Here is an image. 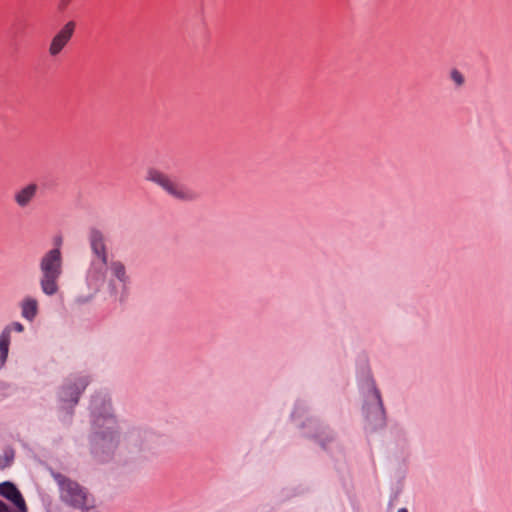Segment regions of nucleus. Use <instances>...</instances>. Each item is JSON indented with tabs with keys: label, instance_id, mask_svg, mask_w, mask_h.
Wrapping results in <instances>:
<instances>
[{
	"label": "nucleus",
	"instance_id": "obj_1",
	"mask_svg": "<svg viewBox=\"0 0 512 512\" xmlns=\"http://www.w3.org/2000/svg\"><path fill=\"white\" fill-rule=\"evenodd\" d=\"M91 259L85 272L89 297H94L105 286L108 296L123 303L129 296L131 277L121 260L108 261L109 251L104 233L96 228L89 231Z\"/></svg>",
	"mask_w": 512,
	"mask_h": 512
},
{
	"label": "nucleus",
	"instance_id": "obj_2",
	"mask_svg": "<svg viewBox=\"0 0 512 512\" xmlns=\"http://www.w3.org/2000/svg\"><path fill=\"white\" fill-rule=\"evenodd\" d=\"M39 285L43 294L54 296L59 292V280L63 274V256L60 247L46 251L39 259Z\"/></svg>",
	"mask_w": 512,
	"mask_h": 512
},
{
	"label": "nucleus",
	"instance_id": "obj_3",
	"mask_svg": "<svg viewBox=\"0 0 512 512\" xmlns=\"http://www.w3.org/2000/svg\"><path fill=\"white\" fill-rule=\"evenodd\" d=\"M94 427L93 453L100 461H106L118 445L116 420L110 414L99 415L94 420Z\"/></svg>",
	"mask_w": 512,
	"mask_h": 512
},
{
	"label": "nucleus",
	"instance_id": "obj_4",
	"mask_svg": "<svg viewBox=\"0 0 512 512\" xmlns=\"http://www.w3.org/2000/svg\"><path fill=\"white\" fill-rule=\"evenodd\" d=\"M145 179L159 186L167 195L175 200L193 202L199 199V194L195 190L178 182L172 176L157 168H149Z\"/></svg>",
	"mask_w": 512,
	"mask_h": 512
},
{
	"label": "nucleus",
	"instance_id": "obj_5",
	"mask_svg": "<svg viewBox=\"0 0 512 512\" xmlns=\"http://www.w3.org/2000/svg\"><path fill=\"white\" fill-rule=\"evenodd\" d=\"M56 480L60 487V498L63 502L83 512L95 508L94 498L77 482L61 475H58Z\"/></svg>",
	"mask_w": 512,
	"mask_h": 512
},
{
	"label": "nucleus",
	"instance_id": "obj_6",
	"mask_svg": "<svg viewBox=\"0 0 512 512\" xmlns=\"http://www.w3.org/2000/svg\"><path fill=\"white\" fill-rule=\"evenodd\" d=\"M366 417L370 421L379 422L384 421V407L381 399L380 391L375 387L374 383L368 384L366 401L363 406Z\"/></svg>",
	"mask_w": 512,
	"mask_h": 512
},
{
	"label": "nucleus",
	"instance_id": "obj_7",
	"mask_svg": "<svg viewBox=\"0 0 512 512\" xmlns=\"http://www.w3.org/2000/svg\"><path fill=\"white\" fill-rule=\"evenodd\" d=\"M76 29L74 21H68L62 28L53 36L48 47V52L51 57L58 56L65 46L72 39Z\"/></svg>",
	"mask_w": 512,
	"mask_h": 512
},
{
	"label": "nucleus",
	"instance_id": "obj_8",
	"mask_svg": "<svg viewBox=\"0 0 512 512\" xmlns=\"http://www.w3.org/2000/svg\"><path fill=\"white\" fill-rule=\"evenodd\" d=\"M88 385L87 377H78L68 379L60 392V398L63 402H70L72 405L77 404L82 391Z\"/></svg>",
	"mask_w": 512,
	"mask_h": 512
},
{
	"label": "nucleus",
	"instance_id": "obj_9",
	"mask_svg": "<svg viewBox=\"0 0 512 512\" xmlns=\"http://www.w3.org/2000/svg\"><path fill=\"white\" fill-rule=\"evenodd\" d=\"M37 192L38 185L36 183H29L14 192L13 200L19 208L25 209L34 201Z\"/></svg>",
	"mask_w": 512,
	"mask_h": 512
},
{
	"label": "nucleus",
	"instance_id": "obj_10",
	"mask_svg": "<svg viewBox=\"0 0 512 512\" xmlns=\"http://www.w3.org/2000/svg\"><path fill=\"white\" fill-rule=\"evenodd\" d=\"M0 495L11 501L19 510H24L25 500L12 482L5 481L0 483Z\"/></svg>",
	"mask_w": 512,
	"mask_h": 512
},
{
	"label": "nucleus",
	"instance_id": "obj_11",
	"mask_svg": "<svg viewBox=\"0 0 512 512\" xmlns=\"http://www.w3.org/2000/svg\"><path fill=\"white\" fill-rule=\"evenodd\" d=\"M20 309H21V316L24 319L32 322L38 315V311H39L38 300L32 296H26L20 302Z\"/></svg>",
	"mask_w": 512,
	"mask_h": 512
},
{
	"label": "nucleus",
	"instance_id": "obj_12",
	"mask_svg": "<svg viewBox=\"0 0 512 512\" xmlns=\"http://www.w3.org/2000/svg\"><path fill=\"white\" fill-rule=\"evenodd\" d=\"M10 338L9 329H3L0 334V368H2L7 360L9 352Z\"/></svg>",
	"mask_w": 512,
	"mask_h": 512
},
{
	"label": "nucleus",
	"instance_id": "obj_13",
	"mask_svg": "<svg viewBox=\"0 0 512 512\" xmlns=\"http://www.w3.org/2000/svg\"><path fill=\"white\" fill-rule=\"evenodd\" d=\"M14 452L12 450H5L0 454V470H3L13 463Z\"/></svg>",
	"mask_w": 512,
	"mask_h": 512
},
{
	"label": "nucleus",
	"instance_id": "obj_14",
	"mask_svg": "<svg viewBox=\"0 0 512 512\" xmlns=\"http://www.w3.org/2000/svg\"><path fill=\"white\" fill-rule=\"evenodd\" d=\"M450 78L457 86H462L464 84V77L462 73L456 69L451 71Z\"/></svg>",
	"mask_w": 512,
	"mask_h": 512
},
{
	"label": "nucleus",
	"instance_id": "obj_15",
	"mask_svg": "<svg viewBox=\"0 0 512 512\" xmlns=\"http://www.w3.org/2000/svg\"><path fill=\"white\" fill-rule=\"evenodd\" d=\"M4 329H9V338L11 339V332L15 331L21 333L24 331V326L20 322H13L11 325L5 327Z\"/></svg>",
	"mask_w": 512,
	"mask_h": 512
},
{
	"label": "nucleus",
	"instance_id": "obj_16",
	"mask_svg": "<svg viewBox=\"0 0 512 512\" xmlns=\"http://www.w3.org/2000/svg\"><path fill=\"white\" fill-rule=\"evenodd\" d=\"M0 512H15V511H12L6 503H4L3 501H0ZM16 512H27V506L25 505L24 510L18 509V511H16Z\"/></svg>",
	"mask_w": 512,
	"mask_h": 512
},
{
	"label": "nucleus",
	"instance_id": "obj_17",
	"mask_svg": "<svg viewBox=\"0 0 512 512\" xmlns=\"http://www.w3.org/2000/svg\"><path fill=\"white\" fill-rule=\"evenodd\" d=\"M151 434L149 432H139L137 437L139 439H147Z\"/></svg>",
	"mask_w": 512,
	"mask_h": 512
},
{
	"label": "nucleus",
	"instance_id": "obj_18",
	"mask_svg": "<svg viewBox=\"0 0 512 512\" xmlns=\"http://www.w3.org/2000/svg\"><path fill=\"white\" fill-rule=\"evenodd\" d=\"M71 0H61L60 1V7L61 8H65L69 3H70Z\"/></svg>",
	"mask_w": 512,
	"mask_h": 512
},
{
	"label": "nucleus",
	"instance_id": "obj_19",
	"mask_svg": "<svg viewBox=\"0 0 512 512\" xmlns=\"http://www.w3.org/2000/svg\"><path fill=\"white\" fill-rule=\"evenodd\" d=\"M398 512H408V510L406 508H400Z\"/></svg>",
	"mask_w": 512,
	"mask_h": 512
}]
</instances>
